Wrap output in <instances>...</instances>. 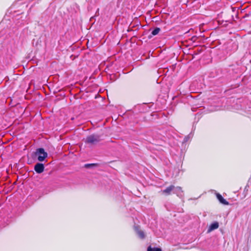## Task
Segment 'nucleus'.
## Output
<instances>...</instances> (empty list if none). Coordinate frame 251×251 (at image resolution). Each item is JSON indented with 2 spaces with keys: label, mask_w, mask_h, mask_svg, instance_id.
I'll use <instances>...</instances> for the list:
<instances>
[{
  "label": "nucleus",
  "mask_w": 251,
  "mask_h": 251,
  "mask_svg": "<svg viewBox=\"0 0 251 251\" xmlns=\"http://www.w3.org/2000/svg\"><path fill=\"white\" fill-rule=\"evenodd\" d=\"M173 189L174 185H171L169 187H167L166 189L162 190V193L163 194H164L166 196L170 195L172 192L173 193Z\"/></svg>",
  "instance_id": "39448f33"
},
{
  "label": "nucleus",
  "mask_w": 251,
  "mask_h": 251,
  "mask_svg": "<svg viewBox=\"0 0 251 251\" xmlns=\"http://www.w3.org/2000/svg\"><path fill=\"white\" fill-rule=\"evenodd\" d=\"M218 227H219V223L216 222H214L210 225L209 227L208 228V231L210 232L213 230H215V229L218 228Z\"/></svg>",
  "instance_id": "6e6552de"
},
{
  "label": "nucleus",
  "mask_w": 251,
  "mask_h": 251,
  "mask_svg": "<svg viewBox=\"0 0 251 251\" xmlns=\"http://www.w3.org/2000/svg\"><path fill=\"white\" fill-rule=\"evenodd\" d=\"M100 141V137L98 135L92 134L87 136L85 142L90 145H95Z\"/></svg>",
  "instance_id": "f03ea898"
},
{
  "label": "nucleus",
  "mask_w": 251,
  "mask_h": 251,
  "mask_svg": "<svg viewBox=\"0 0 251 251\" xmlns=\"http://www.w3.org/2000/svg\"><path fill=\"white\" fill-rule=\"evenodd\" d=\"M173 193L176 194L179 197H182L183 196V191L180 187H175L174 185Z\"/></svg>",
  "instance_id": "20e7f679"
},
{
  "label": "nucleus",
  "mask_w": 251,
  "mask_h": 251,
  "mask_svg": "<svg viewBox=\"0 0 251 251\" xmlns=\"http://www.w3.org/2000/svg\"><path fill=\"white\" fill-rule=\"evenodd\" d=\"M160 29L159 27H155L152 31L151 34L153 36L157 35L160 31Z\"/></svg>",
  "instance_id": "9d476101"
},
{
  "label": "nucleus",
  "mask_w": 251,
  "mask_h": 251,
  "mask_svg": "<svg viewBox=\"0 0 251 251\" xmlns=\"http://www.w3.org/2000/svg\"><path fill=\"white\" fill-rule=\"evenodd\" d=\"M188 140H189V137H188V136H186V137H185V138H184V142H187Z\"/></svg>",
  "instance_id": "ddd939ff"
},
{
  "label": "nucleus",
  "mask_w": 251,
  "mask_h": 251,
  "mask_svg": "<svg viewBox=\"0 0 251 251\" xmlns=\"http://www.w3.org/2000/svg\"><path fill=\"white\" fill-rule=\"evenodd\" d=\"M163 137V136L162 135H161L160 134L157 136L154 135L153 136V140H155L156 141L159 140H162Z\"/></svg>",
  "instance_id": "9b49d317"
},
{
  "label": "nucleus",
  "mask_w": 251,
  "mask_h": 251,
  "mask_svg": "<svg viewBox=\"0 0 251 251\" xmlns=\"http://www.w3.org/2000/svg\"><path fill=\"white\" fill-rule=\"evenodd\" d=\"M158 142H156V143H155V144H158Z\"/></svg>",
  "instance_id": "2eb2a0df"
},
{
  "label": "nucleus",
  "mask_w": 251,
  "mask_h": 251,
  "mask_svg": "<svg viewBox=\"0 0 251 251\" xmlns=\"http://www.w3.org/2000/svg\"><path fill=\"white\" fill-rule=\"evenodd\" d=\"M147 251H162L161 249L158 248H151L149 246L147 249Z\"/></svg>",
  "instance_id": "1a4fd4ad"
},
{
  "label": "nucleus",
  "mask_w": 251,
  "mask_h": 251,
  "mask_svg": "<svg viewBox=\"0 0 251 251\" xmlns=\"http://www.w3.org/2000/svg\"><path fill=\"white\" fill-rule=\"evenodd\" d=\"M97 165V164H94V163L86 164L85 165V167L86 168H90V167H92L93 166H96Z\"/></svg>",
  "instance_id": "f8f14e48"
},
{
  "label": "nucleus",
  "mask_w": 251,
  "mask_h": 251,
  "mask_svg": "<svg viewBox=\"0 0 251 251\" xmlns=\"http://www.w3.org/2000/svg\"><path fill=\"white\" fill-rule=\"evenodd\" d=\"M134 229L138 236L141 239H144L145 238V234L144 232L142 230H140L138 226H135Z\"/></svg>",
  "instance_id": "0eeeda50"
},
{
  "label": "nucleus",
  "mask_w": 251,
  "mask_h": 251,
  "mask_svg": "<svg viewBox=\"0 0 251 251\" xmlns=\"http://www.w3.org/2000/svg\"><path fill=\"white\" fill-rule=\"evenodd\" d=\"M158 142H156V143H155V144H158Z\"/></svg>",
  "instance_id": "dca6fc26"
},
{
  "label": "nucleus",
  "mask_w": 251,
  "mask_h": 251,
  "mask_svg": "<svg viewBox=\"0 0 251 251\" xmlns=\"http://www.w3.org/2000/svg\"><path fill=\"white\" fill-rule=\"evenodd\" d=\"M35 156L39 161H43L48 156V153L43 148H40L36 149Z\"/></svg>",
  "instance_id": "f257e3e1"
},
{
  "label": "nucleus",
  "mask_w": 251,
  "mask_h": 251,
  "mask_svg": "<svg viewBox=\"0 0 251 251\" xmlns=\"http://www.w3.org/2000/svg\"><path fill=\"white\" fill-rule=\"evenodd\" d=\"M44 168V165L41 163H37L34 166V170L38 174L43 172Z\"/></svg>",
  "instance_id": "7ed1b4c3"
},
{
  "label": "nucleus",
  "mask_w": 251,
  "mask_h": 251,
  "mask_svg": "<svg viewBox=\"0 0 251 251\" xmlns=\"http://www.w3.org/2000/svg\"><path fill=\"white\" fill-rule=\"evenodd\" d=\"M192 111H195V108H192Z\"/></svg>",
  "instance_id": "4468645a"
},
{
  "label": "nucleus",
  "mask_w": 251,
  "mask_h": 251,
  "mask_svg": "<svg viewBox=\"0 0 251 251\" xmlns=\"http://www.w3.org/2000/svg\"><path fill=\"white\" fill-rule=\"evenodd\" d=\"M216 197L220 203L224 205H228L229 204L228 202L224 199L222 195L219 193L216 194Z\"/></svg>",
  "instance_id": "423d86ee"
}]
</instances>
